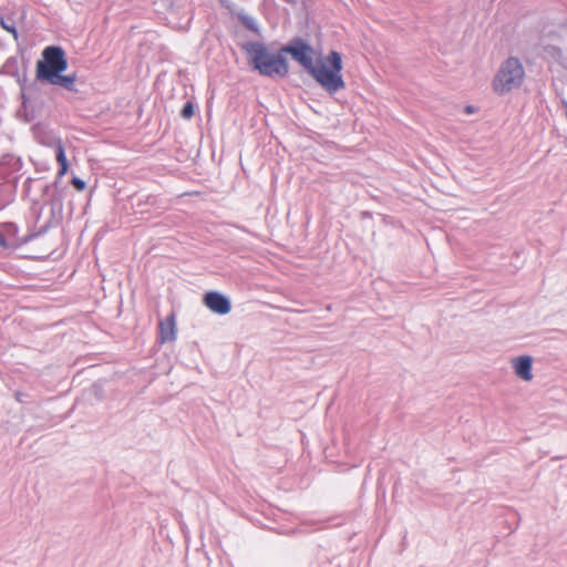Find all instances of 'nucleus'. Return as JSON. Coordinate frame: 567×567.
Returning a JSON list of instances; mask_svg holds the SVG:
<instances>
[{"mask_svg": "<svg viewBox=\"0 0 567 567\" xmlns=\"http://www.w3.org/2000/svg\"><path fill=\"white\" fill-rule=\"evenodd\" d=\"M342 70V54L336 50H331L324 58L317 60V63L308 74L320 85L322 90L328 93L329 96H333L346 89Z\"/></svg>", "mask_w": 567, "mask_h": 567, "instance_id": "f03ea898", "label": "nucleus"}, {"mask_svg": "<svg viewBox=\"0 0 567 567\" xmlns=\"http://www.w3.org/2000/svg\"><path fill=\"white\" fill-rule=\"evenodd\" d=\"M23 246V240L20 243H9L6 236L0 231V247L3 249H18Z\"/></svg>", "mask_w": 567, "mask_h": 567, "instance_id": "f3484780", "label": "nucleus"}, {"mask_svg": "<svg viewBox=\"0 0 567 567\" xmlns=\"http://www.w3.org/2000/svg\"><path fill=\"white\" fill-rule=\"evenodd\" d=\"M55 157L59 165V169L56 174H60V176H65V174L69 171V162L65 154V148L61 141L58 142L55 147Z\"/></svg>", "mask_w": 567, "mask_h": 567, "instance_id": "4468645a", "label": "nucleus"}, {"mask_svg": "<svg viewBox=\"0 0 567 567\" xmlns=\"http://www.w3.org/2000/svg\"><path fill=\"white\" fill-rule=\"evenodd\" d=\"M246 53L248 65L259 75L270 79H285L289 74V62L281 48L271 52L261 41H249L240 45Z\"/></svg>", "mask_w": 567, "mask_h": 567, "instance_id": "f257e3e1", "label": "nucleus"}, {"mask_svg": "<svg viewBox=\"0 0 567 567\" xmlns=\"http://www.w3.org/2000/svg\"><path fill=\"white\" fill-rule=\"evenodd\" d=\"M14 164H16V165H21V161H20V158H17V159L14 161Z\"/></svg>", "mask_w": 567, "mask_h": 567, "instance_id": "5701e85b", "label": "nucleus"}, {"mask_svg": "<svg viewBox=\"0 0 567 567\" xmlns=\"http://www.w3.org/2000/svg\"><path fill=\"white\" fill-rule=\"evenodd\" d=\"M515 374L524 381L533 379V358L530 355H519L513 359Z\"/></svg>", "mask_w": 567, "mask_h": 567, "instance_id": "f8f14e48", "label": "nucleus"}, {"mask_svg": "<svg viewBox=\"0 0 567 567\" xmlns=\"http://www.w3.org/2000/svg\"><path fill=\"white\" fill-rule=\"evenodd\" d=\"M16 400L21 404H33L35 403V400L30 395L29 393L22 392V391H16L14 392Z\"/></svg>", "mask_w": 567, "mask_h": 567, "instance_id": "a211bd4d", "label": "nucleus"}, {"mask_svg": "<svg viewBox=\"0 0 567 567\" xmlns=\"http://www.w3.org/2000/svg\"><path fill=\"white\" fill-rule=\"evenodd\" d=\"M287 3H296L297 0H284Z\"/></svg>", "mask_w": 567, "mask_h": 567, "instance_id": "4be33fe9", "label": "nucleus"}, {"mask_svg": "<svg viewBox=\"0 0 567 567\" xmlns=\"http://www.w3.org/2000/svg\"><path fill=\"white\" fill-rule=\"evenodd\" d=\"M226 7L233 16L237 17V19L243 23V25L247 30L254 32L255 34H257L259 37L261 35L259 24L257 23L255 18L249 16L244 9L234 10L230 6H226Z\"/></svg>", "mask_w": 567, "mask_h": 567, "instance_id": "ddd939ff", "label": "nucleus"}, {"mask_svg": "<svg viewBox=\"0 0 567 567\" xmlns=\"http://www.w3.org/2000/svg\"><path fill=\"white\" fill-rule=\"evenodd\" d=\"M63 73L64 72L55 73V75H53L51 79H49L44 83L53 85V86H59L61 89H64L68 92L76 93L78 92L76 73H71V74H63Z\"/></svg>", "mask_w": 567, "mask_h": 567, "instance_id": "9b49d317", "label": "nucleus"}, {"mask_svg": "<svg viewBox=\"0 0 567 567\" xmlns=\"http://www.w3.org/2000/svg\"><path fill=\"white\" fill-rule=\"evenodd\" d=\"M41 82L37 78L29 82L27 76V66L23 65L22 78L19 79L21 93V109L19 115L27 123H31L42 115L45 106L44 95L41 89Z\"/></svg>", "mask_w": 567, "mask_h": 567, "instance_id": "7ed1b4c3", "label": "nucleus"}, {"mask_svg": "<svg viewBox=\"0 0 567 567\" xmlns=\"http://www.w3.org/2000/svg\"><path fill=\"white\" fill-rule=\"evenodd\" d=\"M525 71L518 58L509 56L499 66L493 80V90L504 95L523 83Z\"/></svg>", "mask_w": 567, "mask_h": 567, "instance_id": "39448f33", "label": "nucleus"}, {"mask_svg": "<svg viewBox=\"0 0 567 567\" xmlns=\"http://www.w3.org/2000/svg\"><path fill=\"white\" fill-rule=\"evenodd\" d=\"M69 68L68 56L61 45H48L42 50L41 59L35 63L37 80L44 83L55 73L65 72Z\"/></svg>", "mask_w": 567, "mask_h": 567, "instance_id": "20e7f679", "label": "nucleus"}, {"mask_svg": "<svg viewBox=\"0 0 567 567\" xmlns=\"http://www.w3.org/2000/svg\"><path fill=\"white\" fill-rule=\"evenodd\" d=\"M71 184L78 192H83L86 188V182L78 176L71 178Z\"/></svg>", "mask_w": 567, "mask_h": 567, "instance_id": "aec40b11", "label": "nucleus"}, {"mask_svg": "<svg viewBox=\"0 0 567 567\" xmlns=\"http://www.w3.org/2000/svg\"><path fill=\"white\" fill-rule=\"evenodd\" d=\"M204 305L214 313L225 316L231 310L229 297L219 291H207L203 297Z\"/></svg>", "mask_w": 567, "mask_h": 567, "instance_id": "1a4fd4ad", "label": "nucleus"}, {"mask_svg": "<svg viewBox=\"0 0 567 567\" xmlns=\"http://www.w3.org/2000/svg\"><path fill=\"white\" fill-rule=\"evenodd\" d=\"M64 176L55 175L52 184H48L43 188V194L47 196L45 204L50 206L51 217L48 221L52 227L56 226L59 218L63 212L64 199L69 193L68 183L63 181Z\"/></svg>", "mask_w": 567, "mask_h": 567, "instance_id": "423d86ee", "label": "nucleus"}, {"mask_svg": "<svg viewBox=\"0 0 567 567\" xmlns=\"http://www.w3.org/2000/svg\"><path fill=\"white\" fill-rule=\"evenodd\" d=\"M196 104L193 101H187L182 110L181 116L185 120H190L195 115Z\"/></svg>", "mask_w": 567, "mask_h": 567, "instance_id": "dca6fc26", "label": "nucleus"}, {"mask_svg": "<svg viewBox=\"0 0 567 567\" xmlns=\"http://www.w3.org/2000/svg\"><path fill=\"white\" fill-rule=\"evenodd\" d=\"M0 25L3 30L11 33L16 40L18 39L19 32L14 23H9L3 18H1Z\"/></svg>", "mask_w": 567, "mask_h": 567, "instance_id": "6ab92c4d", "label": "nucleus"}, {"mask_svg": "<svg viewBox=\"0 0 567 567\" xmlns=\"http://www.w3.org/2000/svg\"><path fill=\"white\" fill-rule=\"evenodd\" d=\"M0 227L2 228V234L6 236L9 243H20L23 240L24 246L30 241L34 240L35 238L47 234L48 230L52 228V224H50V221H47L37 231H30L28 235L22 237L19 236V227L13 221L2 223L0 224Z\"/></svg>", "mask_w": 567, "mask_h": 567, "instance_id": "6e6552de", "label": "nucleus"}, {"mask_svg": "<svg viewBox=\"0 0 567 567\" xmlns=\"http://www.w3.org/2000/svg\"><path fill=\"white\" fill-rule=\"evenodd\" d=\"M281 52L285 53V56L290 55L307 73L317 63L313 60V47L301 37H295L284 44Z\"/></svg>", "mask_w": 567, "mask_h": 567, "instance_id": "0eeeda50", "label": "nucleus"}, {"mask_svg": "<svg viewBox=\"0 0 567 567\" xmlns=\"http://www.w3.org/2000/svg\"><path fill=\"white\" fill-rule=\"evenodd\" d=\"M2 71L7 75L16 78L17 83L19 84V79L22 78V74H20L19 71V60L17 56H10L9 59H7V61L2 65Z\"/></svg>", "mask_w": 567, "mask_h": 567, "instance_id": "2eb2a0df", "label": "nucleus"}, {"mask_svg": "<svg viewBox=\"0 0 567 567\" xmlns=\"http://www.w3.org/2000/svg\"><path fill=\"white\" fill-rule=\"evenodd\" d=\"M176 318L175 313L172 312L164 320L159 321L157 341L161 344L172 342L176 339Z\"/></svg>", "mask_w": 567, "mask_h": 567, "instance_id": "9d476101", "label": "nucleus"}, {"mask_svg": "<svg viewBox=\"0 0 567 567\" xmlns=\"http://www.w3.org/2000/svg\"><path fill=\"white\" fill-rule=\"evenodd\" d=\"M465 111H466V113L471 114V113H473V112H474V106H472V105H467V106L465 107Z\"/></svg>", "mask_w": 567, "mask_h": 567, "instance_id": "412c9836", "label": "nucleus"}]
</instances>
